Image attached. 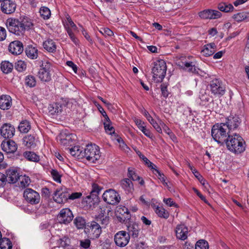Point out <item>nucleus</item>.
Segmentation results:
<instances>
[{
  "mask_svg": "<svg viewBox=\"0 0 249 249\" xmlns=\"http://www.w3.org/2000/svg\"><path fill=\"white\" fill-rule=\"evenodd\" d=\"M5 24L8 31L17 36H22L26 31L32 29L33 23L27 17H20L19 18H9L6 20Z\"/></svg>",
  "mask_w": 249,
  "mask_h": 249,
  "instance_id": "1",
  "label": "nucleus"
},
{
  "mask_svg": "<svg viewBox=\"0 0 249 249\" xmlns=\"http://www.w3.org/2000/svg\"><path fill=\"white\" fill-rule=\"evenodd\" d=\"M225 143L227 148L234 153H241L245 150V142L239 134L229 135Z\"/></svg>",
  "mask_w": 249,
  "mask_h": 249,
  "instance_id": "2",
  "label": "nucleus"
},
{
  "mask_svg": "<svg viewBox=\"0 0 249 249\" xmlns=\"http://www.w3.org/2000/svg\"><path fill=\"white\" fill-rule=\"evenodd\" d=\"M228 128L224 123L214 124L211 130L212 136L214 140L218 143L223 145L228 139L230 132H227Z\"/></svg>",
  "mask_w": 249,
  "mask_h": 249,
  "instance_id": "3",
  "label": "nucleus"
},
{
  "mask_svg": "<svg viewBox=\"0 0 249 249\" xmlns=\"http://www.w3.org/2000/svg\"><path fill=\"white\" fill-rule=\"evenodd\" d=\"M167 70V66L164 60L160 59L154 63L152 69L153 79L156 82H161L165 77Z\"/></svg>",
  "mask_w": 249,
  "mask_h": 249,
  "instance_id": "4",
  "label": "nucleus"
},
{
  "mask_svg": "<svg viewBox=\"0 0 249 249\" xmlns=\"http://www.w3.org/2000/svg\"><path fill=\"white\" fill-rule=\"evenodd\" d=\"M84 158L91 162H95L100 157L99 147L95 144H88L84 151Z\"/></svg>",
  "mask_w": 249,
  "mask_h": 249,
  "instance_id": "5",
  "label": "nucleus"
},
{
  "mask_svg": "<svg viewBox=\"0 0 249 249\" xmlns=\"http://www.w3.org/2000/svg\"><path fill=\"white\" fill-rule=\"evenodd\" d=\"M52 64L48 61L42 62L38 72V77L43 82H48L52 79Z\"/></svg>",
  "mask_w": 249,
  "mask_h": 249,
  "instance_id": "6",
  "label": "nucleus"
},
{
  "mask_svg": "<svg viewBox=\"0 0 249 249\" xmlns=\"http://www.w3.org/2000/svg\"><path fill=\"white\" fill-rule=\"evenodd\" d=\"M211 93L216 97H220L225 92V88L221 80L215 78L212 80L209 84Z\"/></svg>",
  "mask_w": 249,
  "mask_h": 249,
  "instance_id": "7",
  "label": "nucleus"
},
{
  "mask_svg": "<svg viewBox=\"0 0 249 249\" xmlns=\"http://www.w3.org/2000/svg\"><path fill=\"white\" fill-rule=\"evenodd\" d=\"M23 197L28 203L32 205L37 204L40 200L39 193L31 188H27L24 190Z\"/></svg>",
  "mask_w": 249,
  "mask_h": 249,
  "instance_id": "8",
  "label": "nucleus"
},
{
  "mask_svg": "<svg viewBox=\"0 0 249 249\" xmlns=\"http://www.w3.org/2000/svg\"><path fill=\"white\" fill-rule=\"evenodd\" d=\"M103 198L105 202L111 205L118 203L121 199L118 194L112 189L106 191L103 195Z\"/></svg>",
  "mask_w": 249,
  "mask_h": 249,
  "instance_id": "9",
  "label": "nucleus"
},
{
  "mask_svg": "<svg viewBox=\"0 0 249 249\" xmlns=\"http://www.w3.org/2000/svg\"><path fill=\"white\" fill-rule=\"evenodd\" d=\"M229 130V132L236 129L241 123V120L237 115H230L226 118L225 123H223Z\"/></svg>",
  "mask_w": 249,
  "mask_h": 249,
  "instance_id": "10",
  "label": "nucleus"
},
{
  "mask_svg": "<svg viewBox=\"0 0 249 249\" xmlns=\"http://www.w3.org/2000/svg\"><path fill=\"white\" fill-rule=\"evenodd\" d=\"M130 240L129 235L124 231L117 232L114 236V241L116 245L120 247L126 246Z\"/></svg>",
  "mask_w": 249,
  "mask_h": 249,
  "instance_id": "11",
  "label": "nucleus"
},
{
  "mask_svg": "<svg viewBox=\"0 0 249 249\" xmlns=\"http://www.w3.org/2000/svg\"><path fill=\"white\" fill-rule=\"evenodd\" d=\"M73 218V215L72 212L69 208H64L62 209L59 214L57 219L60 223L68 224L70 223Z\"/></svg>",
  "mask_w": 249,
  "mask_h": 249,
  "instance_id": "12",
  "label": "nucleus"
},
{
  "mask_svg": "<svg viewBox=\"0 0 249 249\" xmlns=\"http://www.w3.org/2000/svg\"><path fill=\"white\" fill-rule=\"evenodd\" d=\"M54 200L57 203H63L69 199V192L67 189H56L53 196Z\"/></svg>",
  "mask_w": 249,
  "mask_h": 249,
  "instance_id": "13",
  "label": "nucleus"
},
{
  "mask_svg": "<svg viewBox=\"0 0 249 249\" xmlns=\"http://www.w3.org/2000/svg\"><path fill=\"white\" fill-rule=\"evenodd\" d=\"M0 132L3 138H10L14 135L15 129L10 124L6 123L1 126Z\"/></svg>",
  "mask_w": 249,
  "mask_h": 249,
  "instance_id": "14",
  "label": "nucleus"
},
{
  "mask_svg": "<svg viewBox=\"0 0 249 249\" xmlns=\"http://www.w3.org/2000/svg\"><path fill=\"white\" fill-rule=\"evenodd\" d=\"M199 16L203 19H215L220 18L221 13L217 10L207 9L199 12Z\"/></svg>",
  "mask_w": 249,
  "mask_h": 249,
  "instance_id": "15",
  "label": "nucleus"
},
{
  "mask_svg": "<svg viewBox=\"0 0 249 249\" xmlns=\"http://www.w3.org/2000/svg\"><path fill=\"white\" fill-rule=\"evenodd\" d=\"M16 8V3L10 0H4L1 4V11L6 14H10L14 13Z\"/></svg>",
  "mask_w": 249,
  "mask_h": 249,
  "instance_id": "16",
  "label": "nucleus"
},
{
  "mask_svg": "<svg viewBox=\"0 0 249 249\" xmlns=\"http://www.w3.org/2000/svg\"><path fill=\"white\" fill-rule=\"evenodd\" d=\"M178 65L183 70L190 72L198 73L197 68L194 63L187 61L186 58H183L180 62H178Z\"/></svg>",
  "mask_w": 249,
  "mask_h": 249,
  "instance_id": "17",
  "label": "nucleus"
},
{
  "mask_svg": "<svg viewBox=\"0 0 249 249\" xmlns=\"http://www.w3.org/2000/svg\"><path fill=\"white\" fill-rule=\"evenodd\" d=\"M2 149L7 153H13L16 151L18 145L13 140L4 141L1 144Z\"/></svg>",
  "mask_w": 249,
  "mask_h": 249,
  "instance_id": "18",
  "label": "nucleus"
},
{
  "mask_svg": "<svg viewBox=\"0 0 249 249\" xmlns=\"http://www.w3.org/2000/svg\"><path fill=\"white\" fill-rule=\"evenodd\" d=\"M9 52L14 55H19L23 51V46L21 42L15 40L11 42L8 47Z\"/></svg>",
  "mask_w": 249,
  "mask_h": 249,
  "instance_id": "19",
  "label": "nucleus"
},
{
  "mask_svg": "<svg viewBox=\"0 0 249 249\" xmlns=\"http://www.w3.org/2000/svg\"><path fill=\"white\" fill-rule=\"evenodd\" d=\"M140 231L138 224L135 222H131L127 225L126 234L129 235V237L135 239L137 238Z\"/></svg>",
  "mask_w": 249,
  "mask_h": 249,
  "instance_id": "20",
  "label": "nucleus"
},
{
  "mask_svg": "<svg viewBox=\"0 0 249 249\" xmlns=\"http://www.w3.org/2000/svg\"><path fill=\"white\" fill-rule=\"evenodd\" d=\"M101 232L100 225L95 221L91 222L89 228V235L90 238L92 239L98 238Z\"/></svg>",
  "mask_w": 249,
  "mask_h": 249,
  "instance_id": "21",
  "label": "nucleus"
},
{
  "mask_svg": "<svg viewBox=\"0 0 249 249\" xmlns=\"http://www.w3.org/2000/svg\"><path fill=\"white\" fill-rule=\"evenodd\" d=\"M188 232V228L184 224L178 225L176 227V236L180 240H185L187 238Z\"/></svg>",
  "mask_w": 249,
  "mask_h": 249,
  "instance_id": "22",
  "label": "nucleus"
},
{
  "mask_svg": "<svg viewBox=\"0 0 249 249\" xmlns=\"http://www.w3.org/2000/svg\"><path fill=\"white\" fill-rule=\"evenodd\" d=\"M97 199V197L95 195H90L83 197L82 201V206L86 209H90L94 205L95 200Z\"/></svg>",
  "mask_w": 249,
  "mask_h": 249,
  "instance_id": "23",
  "label": "nucleus"
},
{
  "mask_svg": "<svg viewBox=\"0 0 249 249\" xmlns=\"http://www.w3.org/2000/svg\"><path fill=\"white\" fill-rule=\"evenodd\" d=\"M12 106V98L8 95L0 96V108L3 110L8 109Z\"/></svg>",
  "mask_w": 249,
  "mask_h": 249,
  "instance_id": "24",
  "label": "nucleus"
},
{
  "mask_svg": "<svg viewBox=\"0 0 249 249\" xmlns=\"http://www.w3.org/2000/svg\"><path fill=\"white\" fill-rule=\"evenodd\" d=\"M216 51V45L214 43L207 44L204 46L201 53L205 56L208 57L213 54Z\"/></svg>",
  "mask_w": 249,
  "mask_h": 249,
  "instance_id": "25",
  "label": "nucleus"
},
{
  "mask_svg": "<svg viewBox=\"0 0 249 249\" xmlns=\"http://www.w3.org/2000/svg\"><path fill=\"white\" fill-rule=\"evenodd\" d=\"M7 180L10 183H15L18 180L19 174L15 169H10L6 171Z\"/></svg>",
  "mask_w": 249,
  "mask_h": 249,
  "instance_id": "26",
  "label": "nucleus"
},
{
  "mask_svg": "<svg viewBox=\"0 0 249 249\" xmlns=\"http://www.w3.org/2000/svg\"><path fill=\"white\" fill-rule=\"evenodd\" d=\"M63 109V106L59 103L50 104L48 107L49 112L51 115H57L61 113Z\"/></svg>",
  "mask_w": 249,
  "mask_h": 249,
  "instance_id": "27",
  "label": "nucleus"
},
{
  "mask_svg": "<svg viewBox=\"0 0 249 249\" xmlns=\"http://www.w3.org/2000/svg\"><path fill=\"white\" fill-rule=\"evenodd\" d=\"M70 154L73 157L80 159L84 158L83 148L79 146H75L69 149Z\"/></svg>",
  "mask_w": 249,
  "mask_h": 249,
  "instance_id": "28",
  "label": "nucleus"
},
{
  "mask_svg": "<svg viewBox=\"0 0 249 249\" xmlns=\"http://www.w3.org/2000/svg\"><path fill=\"white\" fill-rule=\"evenodd\" d=\"M23 144L28 148H35L36 146L35 137L31 135L24 137L23 139Z\"/></svg>",
  "mask_w": 249,
  "mask_h": 249,
  "instance_id": "29",
  "label": "nucleus"
},
{
  "mask_svg": "<svg viewBox=\"0 0 249 249\" xmlns=\"http://www.w3.org/2000/svg\"><path fill=\"white\" fill-rule=\"evenodd\" d=\"M43 47L48 52L53 53L56 49L55 43L51 39H47L43 42Z\"/></svg>",
  "mask_w": 249,
  "mask_h": 249,
  "instance_id": "30",
  "label": "nucleus"
},
{
  "mask_svg": "<svg viewBox=\"0 0 249 249\" xmlns=\"http://www.w3.org/2000/svg\"><path fill=\"white\" fill-rule=\"evenodd\" d=\"M25 53L28 57L32 59H36L38 56L37 49L32 46H28L26 48Z\"/></svg>",
  "mask_w": 249,
  "mask_h": 249,
  "instance_id": "31",
  "label": "nucleus"
},
{
  "mask_svg": "<svg viewBox=\"0 0 249 249\" xmlns=\"http://www.w3.org/2000/svg\"><path fill=\"white\" fill-rule=\"evenodd\" d=\"M122 187L127 192H131L133 190V184L129 178H125L121 181Z\"/></svg>",
  "mask_w": 249,
  "mask_h": 249,
  "instance_id": "32",
  "label": "nucleus"
},
{
  "mask_svg": "<svg viewBox=\"0 0 249 249\" xmlns=\"http://www.w3.org/2000/svg\"><path fill=\"white\" fill-rule=\"evenodd\" d=\"M199 96L201 101L200 104L204 106L207 105L211 100L212 102H213V100L212 99V97L204 91H201L200 92Z\"/></svg>",
  "mask_w": 249,
  "mask_h": 249,
  "instance_id": "33",
  "label": "nucleus"
},
{
  "mask_svg": "<svg viewBox=\"0 0 249 249\" xmlns=\"http://www.w3.org/2000/svg\"><path fill=\"white\" fill-rule=\"evenodd\" d=\"M18 180H19L18 183L19 187L22 188L28 186L31 182L29 177L25 175L19 176Z\"/></svg>",
  "mask_w": 249,
  "mask_h": 249,
  "instance_id": "34",
  "label": "nucleus"
},
{
  "mask_svg": "<svg viewBox=\"0 0 249 249\" xmlns=\"http://www.w3.org/2000/svg\"><path fill=\"white\" fill-rule=\"evenodd\" d=\"M18 128L20 132L26 133L30 130L31 125L28 121L24 120L20 122Z\"/></svg>",
  "mask_w": 249,
  "mask_h": 249,
  "instance_id": "35",
  "label": "nucleus"
},
{
  "mask_svg": "<svg viewBox=\"0 0 249 249\" xmlns=\"http://www.w3.org/2000/svg\"><path fill=\"white\" fill-rule=\"evenodd\" d=\"M1 70L5 73H8L12 71L13 65L9 61H2L1 63Z\"/></svg>",
  "mask_w": 249,
  "mask_h": 249,
  "instance_id": "36",
  "label": "nucleus"
},
{
  "mask_svg": "<svg viewBox=\"0 0 249 249\" xmlns=\"http://www.w3.org/2000/svg\"><path fill=\"white\" fill-rule=\"evenodd\" d=\"M155 212L160 217L165 219H167L169 217V213L168 212L165 210L162 207L157 206L155 208Z\"/></svg>",
  "mask_w": 249,
  "mask_h": 249,
  "instance_id": "37",
  "label": "nucleus"
},
{
  "mask_svg": "<svg viewBox=\"0 0 249 249\" xmlns=\"http://www.w3.org/2000/svg\"><path fill=\"white\" fill-rule=\"evenodd\" d=\"M189 167L190 169L191 170L194 176L198 179L199 182L203 186H205L206 183L208 184L206 182V180L203 178V177L199 174V173L195 168L194 167L191 166L190 164H189Z\"/></svg>",
  "mask_w": 249,
  "mask_h": 249,
  "instance_id": "38",
  "label": "nucleus"
},
{
  "mask_svg": "<svg viewBox=\"0 0 249 249\" xmlns=\"http://www.w3.org/2000/svg\"><path fill=\"white\" fill-rule=\"evenodd\" d=\"M128 177L133 180H140L139 184L141 185H143L144 184V181L143 179L141 178L140 176L137 175L135 172L133 170L128 168Z\"/></svg>",
  "mask_w": 249,
  "mask_h": 249,
  "instance_id": "39",
  "label": "nucleus"
},
{
  "mask_svg": "<svg viewBox=\"0 0 249 249\" xmlns=\"http://www.w3.org/2000/svg\"><path fill=\"white\" fill-rule=\"evenodd\" d=\"M218 8L222 12H229L233 9L232 4L226 2H221L218 5Z\"/></svg>",
  "mask_w": 249,
  "mask_h": 249,
  "instance_id": "40",
  "label": "nucleus"
},
{
  "mask_svg": "<svg viewBox=\"0 0 249 249\" xmlns=\"http://www.w3.org/2000/svg\"><path fill=\"white\" fill-rule=\"evenodd\" d=\"M23 156L25 158L30 161L36 162L39 160V156L33 152H25L23 153Z\"/></svg>",
  "mask_w": 249,
  "mask_h": 249,
  "instance_id": "41",
  "label": "nucleus"
},
{
  "mask_svg": "<svg viewBox=\"0 0 249 249\" xmlns=\"http://www.w3.org/2000/svg\"><path fill=\"white\" fill-rule=\"evenodd\" d=\"M135 123L140 130H141L146 136L150 137L151 133L149 130L146 129L145 126L143 125L144 122H142L141 120L137 119L135 121Z\"/></svg>",
  "mask_w": 249,
  "mask_h": 249,
  "instance_id": "42",
  "label": "nucleus"
},
{
  "mask_svg": "<svg viewBox=\"0 0 249 249\" xmlns=\"http://www.w3.org/2000/svg\"><path fill=\"white\" fill-rule=\"evenodd\" d=\"M36 79L35 76L29 75L25 77V84L26 86L30 88H33L36 86Z\"/></svg>",
  "mask_w": 249,
  "mask_h": 249,
  "instance_id": "43",
  "label": "nucleus"
},
{
  "mask_svg": "<svg viewBox=\"0 0 249 249\" xmlns=\"http://www.w3.org/2000/svg\"><path fill=\"white\" fill-rule=\"evenodd\" d=\"M39 13L41 17L44 19H49L51 14L50 10L45 6H42L40 8Z\"/></svg>",
  "mask_w": 249,
  "mask_h": 249,
  "instance_id": "44",
  "label": "nucleus"
},
{
  "mask_svg": "<svg viewBox=\"0 0 249 249\" xmlns=\"http://www.w3.org/2000/svg\"><path fill=\"white\" fill-rule=\"evenodd\" d=\"M74 223L78 229H83L86 225L85 220L81 216L76 217L74 220Z\"/></svg>",
  "mask_w": 249,
  "mask_h": 249,
  "instance_id": "45",
  "label": "nucleus"
},
{
  "mask_svg": "<svg viewBox=\"0 0 249 249\" xmlns=\"http://www.w3.org/2000/svg\"><path fill=\"white\" fill-rule=\"evenodd\" d=\"M72 136V135L71 134L65 136L64 134H61L59 137L60 143L64 145L70 144L71 143Z\"/></svg>",
  "mask_w": 249,
  "mask_h": 249,
  "instance_id": "46",
  "label": "nucleus"
},
{
  "mask_svg": "<svg viewBox=\"0 0 249 249\" xmlns=\"http://www.w3.org/2000/svg\"><path fill=\"white\" fill-rule=\"evenodd\" d=\"M50 173L51 174V175L52 176V177L53 178V179L58 182V183H60L61 181V175H60V174L58 172L57 170H55V169H52L50 171Z\"/></svg>",
  "mask_w": 249,
  "mask_h": 249,
  "instance_id": "47",
  "label": "nucleus"
},
{
  "mask_svg": "<svg viewBox=\"0 0 249 249\" xmlns=\"http://www.w3.org/2000/svg\"><path fill=\"white\" fill-rule=\"evenodd\" d=\"M249 14L245 12L239 13L233 16V18L238 22L242 21L248 18Z\"/></svg>",
  "mask_w": 249,
  "mask_h": 249,
  "instance_id": "48",
  "label": "nucleus"
},
{
  "mask_svg": "<svg viewBox=\"0 0 249 249\" xmlns=\"http://www.w3.org/2000/svg\"><path fill=\"white\" fill-rule=\"evenodd\" d=\"M208 243L204 240H200L196 244L195 249H208Z\"/></svg>",
  "mask_w": 249,
  "mask_h": 249,
  "instance_id": "49",
  "label": "nucleus"
},
{
  "mask_svg": "<svg viewBox=\"0 0 249 249\" xmlns=\"http://www.w3.org/2000/svg\"><path fill=\"white\" fill-rule=\"evenodd\" d=\"M15 66L16 69L19 72L23 71H25L26 69V63H25L24 61H22V60L18 61L15 63Z\"/></svg>",
  "mask_w": 249,
  "mask_h": 249,
  "instance_id": "50",
  "label": "nucleus"
},
{
  "mask_svg": "<svg viewBox=\"0 0 249 249\" xmlns=\"http://www.w3.org/2000/svg\"><path fill=\"white\" fill-rule=\"evenodd\" d=\"M140 158L143 160L145 164L151 170L154 169L156 167V166L151 162L146 157L140 153L139 155Z\"/></svg>",
  "mask_w": 249,
  "mask_h": 249,
  "instance_id": "51",
  "label": "nucleus"
},
{
  "mask_svg": "<svg viewBox=\"0 0 249 249\" xmlns=\"http://www.w3.org/2000/svg\"><path fill=\"white\" fill-rule=\"evenodd\" d=\"M1 249H12V245L10 240L8 238H5L0 243Z\"/></svg>",
  "mask_w": 249,
  "mask_h": 249,
  "instance_id": "52",
  "label": "nucleus"
},
{
  "mask_svg": "<svg viewBox=\"0 0 249 249\" xmlns=\"http://www.w3.org/2000/svg\"><path fill=\"white\" fill-rule=\"evenodd\" d=\"M149 122L153 126V127L156 130V131L160 133H162V129L160 126V125L164 124L163 123L160 122V124L157 123L153 119L150 120Z\"/></svg>",
  "mask_w": 249,
  "mask_h": 249,
  "instance_id": "53",
  "label": "nucleus"
},
{
  "mask_svg": "<svg viewBox=\"0 0 249 249\" xmlns=\"http://www.w3.org/2000/svg\"><path fill=\"white\" fill-rule=\"evenodd\" d=\"M110 121L108 122L106 121L104 123V128L106 131L109 134H112L114 133V127L110 125Z\"/></svg>",
  "mask_w": 249,
  "mask_h": 249,
  "instance_id": "54",
  "label": "nucleus"
},
{
  "mask_svg": "<svg viewBox=\"0 0 249 249\" xmlns=\"http://www.w3.org/2000/svg\"><path fill=\"white\" fill-rule=\"evenodd\" d=\"M153 173L156 175L160 181L163 183L165 181V178L164 175L161 173L160 171L157 169V167L153 170Z\"/></svg>",
  "mask_w": 249,
  "mask_h": 249,
  "instance_id": "55",
  "label": "nucleus"
},
{
  "mask_svg": "<svg viewBox=\"0 0 249 249\" xmlns=\"http://www.w3.org/2000/svg\"><path fill=\"white\" fill-rule=\"evenodd\" d=\"M117 214H120L124 215L125 213L128 214V209L126 207L124 206H119L116 209Z\"/></svg>",
  "mask_w": 249,
  "mask_h": 249,
  "instance_id": "56",
  "label": "nucleus"
},
{
  "mask_svg": "<svg viewBox=\"0 0 249 249\" xmlns=\"http://www.w3.org/2000/svg\"><path fill=\"white\" fill-rule=\"evenodd\" d=\"M100 32L106 37H110L113 35V32L110 29L107 28L102 29Z\"/></svg>",
  "mask_w": 249,
  "mask_h": 249,
  "instance_id": "57",
  "label": "nucleus"
},
{
  "mask_svg": "<svg viewBox=\"0 0 249 249\" xmlns=\"http://www.w3.org/2000/svg\"><path fill=\"white\" fill-rule=\"evenodd\" d=\"M101 189L98 185L95 183H93L92 185V190L90 191V194L92 195H95L97 197V195L100 192Z\"/></svg>",
  "mask_w": 249,
  "mask_h": 249,
  "instance_id": "58",
  "label": "nucleus"
},
{
  "mask_svg": "<svg viewBox=\"0 0 249 249\" xmlns=\"http://www.w3.org/2000/svg\"><path fill=\"white\" fill-rule=\"evenodd\" d=\"M80 246L85 249H88L90 245V240L87 239L80 241Z\"/></svg>",
  "mask_w": 249,
  "mask_h": 249,
  "instance_id": "59",
  "label": "nucleus"
},
{
  "mask_svg": "<svg viewBox=\"0 0 249 249\" xmlns=\"http://www.w3.org/2000/svg\"><path fill=\"white\" fill-rule=\"evenodd\" d=\"M82 194L80 192H74L71 194L69 193V199L74 200L81 197Z\"/></svg>",
  "mask_w": 249,
  "mask_h": 249,
  "instance_id": "60",
  "label": "nucleus"
},
{
  "mask_svg": "<svg viewBox=\"0 0 249 249\" xmlns=\"http://www.w3.org/2000/svg\"><path fill=\"white\" fill-rule=\"evenodd\" d=\"M163 201L167 206H168L169 207H172V206H175L176 207H177V205L170 198H164L163 199Z\"/></svg>",
  "mask_w": 249,
  "mask_h": 249,
  "instance_id": "61",
  "label": "nucleus"
},
{
  "mask_svg": "<svg viewBox=\"0 0 249 249\" xmlns=\"http://www.w3.org/2000/svg\"><path fill=\"white\" fill-rule=\"evenodd\" d=\"M160 87L162 95L165 98L167 97L169 95V92L167 89V86L163 84L161 85Z\"/></svg>",
  "mask_w": 249,
  "mask_h": 249,
  "instance_id": "62",
  "label": "nucleus"
},
{
  "mask_svg": "<svg viewBox=\"0 0 249 249\" xmlns=\"http://www.w3.org/2000/svg\"><path fill=\"white\" fill-rule=\"evenodd\" d=\"M97 107L99 111L101 112L102 115L105 117V120L109 122V118L107 116L106 112H105L103 108L99 104L97 106Z\"/></svg>",
  "mask_w": 249,
  "mask_h": 249,
  "instance_id": "63",
  "label": "nucleus"
},
{
  "mask_svg": "<svg viewBox=\"0 0 249 249\" xmlns=\"http://www.w3.org/2000/svg\"><path fill=\"white\" fill-rule=\"evenodd\" d=\"M6 37V31L3 27L0 26V41L4 40Z\"/></svg>",
  "mask_w": 249,
  "mask_h": 249,
  "instance_id": "64",
  "label": "nucleus"
}]
</instances>
